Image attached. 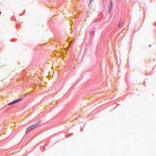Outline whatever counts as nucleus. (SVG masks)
Listing matches in <instances>:
<instances>
[{
	"label": "nucleus",
	"mask_w": 156,
	"mask_h": 156,
	"mask_svg": "<svg viewBox=\"0 0 156 156\" xmlns=\"http://www.w3.org/2000/svg\"><path fill=\"white\" fill-rule=\"evenodd\" d=\"M40 122L38 121L35 124H33L29 127L27 129L26 131V133H27L29 132L30 131L38 126L40 124Z\"/></svg>",
	"instance_id": "f257e3e1"
},
{
	"label": "nucleus",
	"mask_w": 156,
	"mask_h": 156,
	"mask_svg": "<svg viewBox=\"0 0 156 156\" xmlns=\"http://www.w3.org/2000/svg\"><path fill=\"white\" fill-rule=\"evenodd\" d=\"M21 99H22L21 98H20V99L15 100V101H13L12 102L9 103L8 104V105H13L14 104H15L16 103H17L18 102V101H20L21 100Z\"/></svg>",
	"instance_id": "f03ea898"
},
{
	"label": "nucleus",
	"mask_w": 156,
	"mask_h": 156,
	"mask_svg": "<svg viewBox=\"0 0 156 156\" xmlns=\"http://www.w3.org/2000/svg\"><path fill=\"white\" fill-rule=\"evenodd\" d=\"M113 7V2L112 0L110 1V10H111L112 8Z\"/></svg>",
	"instance_id": "7ed1b4c3"
},
{
	"label": "nucleus",
	"mask_w": 156,
	"mask_h": 156,
	"mask_svg": "<svg viewBox=\"0 0 156 156\" xmlns=\"http://www.w3.org/2000/svg\"><path fill=\"white\" fill-rule=\"evenodd\" d=\"M122 24V23H120L119 24V27H121V25Z\"/></svg>",
	"instance_id": "20e7f679"
}]
</instances>
